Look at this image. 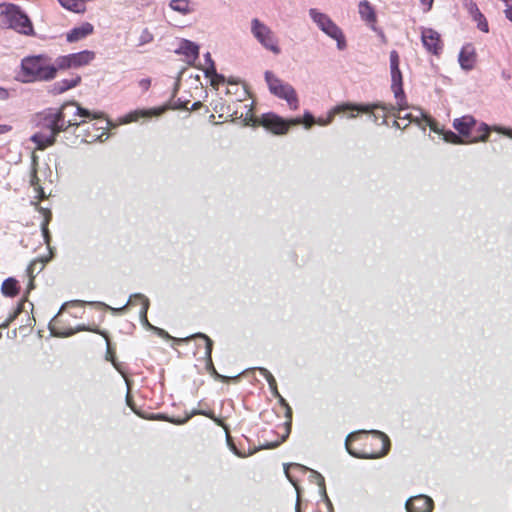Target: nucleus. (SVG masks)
Instances as JSON below:
<instances>
[{
	"label": "nucleus",
	"mask_w": 512,
	"mask_h": 512,
	"mask_svg": "<svg viewBox=\"0 0 512 512\" xmlns=\"http://www.w3.org/2000/svg\"><path fill=\"white\" fill-rule=\"evenodd\" d=\"M40 130L31 141L37 149L44 150L55 143L57 135L70 127H77L82 118H101V111H90L81 107L77 102L64 103L59 109H47L40 114Z\"/></svg>",
	"instance_id": "nucleus-1"
},
{
	"label": "nucleus",
	"mask_w": 512,
	"mask_h": 512,
	"mask_svg": "<svg viewBox=\"0 0 512 512\" xmlns=\"http://www.w3.org/2000/svg\"><path fill=\"white\" fill-rule=\"evenodd\" d=\"M390 446L389 437L377 430L352 432L345 440L347 452L353 457L363 459L381 458L389 452Z\"/></svg>",
	"instance_id": "nucleus-2"
},
{
	"label": "nucleus",
	"mask_w": 512,
	"mask_h": 512,
	"mask_svg": "<svg viewBox=\"0 0 512 512\" xmlns=\"http://www.w3.org/2000/svg\"><path fill=\"white\" fill-rule=\"evenodd\" d=\"M58 61L46 54L30 55L21 60L20 76L24 83L50 81L56 78Z\"/></svg>",
	"instance_id": "nucleus-3"
},
{
	"label": "nucleus",
	"mask_w": 512,
	"mask_h": 512,
	"mask_svg": "<svg viewBox=\"0 0 512 512\" xmlns=\"http://www.w3.org/2000/svg\"><path fill=\"white\" fill-rule=\"evenodd\" d=\"M453 127L462 136L466 144L486 141L492 130L502 131V128L489 127L486 123L478 122L470 115L456 118L453 121Z\"/></svg>",
	"instance_id": "nucleus-4"
},
{
	"label": "nucleus",
	"mask_w": 512,
	"mask_h": 512,
	"mask_svg": "<svg viewBox=\"0 0 512 512\" xmlns=\"http://www.w3.org/2000/svg\"><path fill=\"white\" fill-rule=\"evenodd\" d=\"M244 108L246 109L245 115L243 113L238 115V112L235 111V118H243L246 123L253 121L254 124L257 123L276 135L286 134L291 126L301 124V118L284 120L274 113H266L259 119H254L251 104H245Z\"/></svg>",
	"instance_id": "nucleus-5"
},
{
	"label": "nucleus",
	"mask_w": 512,
	"mask_h": 512,
	"mask_svg": "<svg viewBox=\"0 0 512 512\" xmlns=\"http://www.w3.org/2000/svg\"><path fill=\"white\" fill-rule=\"evenodd\" d=\"M109 121L102 112L101 118H82L76 127V137L81 138L84 143L102 141L103 137L108 138Z\"/></svg>",
	"instance_id": "nucleus-6"
},
{
	"label": "nucleus",
	"mask_w": 512,
	"mask_h": 512,
	"mask_svg": "<svg viewBox=\"0 0 512 512\" xmlns=\"http://www.w3.org/2000/svg\"><path fill=\"white\" fill-rule=\"evenodd\" d=\"M0 14V21L18 33L31 36L34 35V28L29 17L14 4H3Z\"/></svg>",
	"instance_id": "nucleus-7"
},
{
	"label": "nucleus",
	"mask_w": 512,
	"mask_h": 512,
	"mask_svg": "<svg viewBox=\"0 0 512 512\" xmlns=\"http://www.w3.org/2000/svg\"><path fill=\"white\" fill-rule=\"evenodd\" d=\"M391 80L392 85L391 89L394 93L396 104H368L367 106H375L373 107V111L376 109H381L383 112H385V116L387 114L389 115H395L396 111L400 112L401 110H404L407 108V101L403 90V82H402V73L400 71V68H396V70H391ZM374 117V113L372 114ZM377 118H375V121Z\"/></svg>",
	"instance_id": "nucleus-8"
},
{
	"label": "nucleus",
	"mask_w": 512,
	"mask_h": 512,
	"mask_svg": "<svg viewBox=\"0 0 512 512\" xmlns=\"http://www.w3.org/2000/svg\"><path fill=\"white\" fill-rule=\"evenodd\" d=\"M309 15L322 32L337 42L339 50L346 48V38L342 29L327 14L311 8Z\"/></svg>",
	"instance_id": "nucleus-9"
},
{
	"label": "nucleus",
	"mask_w": 512,
	"mask_h": 512,
	"mask_svg": "<svg viewBox=\"0 0 512 512\" xmlns=\"http://www.w3.org/2000/svg\"><path fill=\"white\" fill-rule=\"evenodd\" d=\"M265 79L272 94L286 100L291 109H298V97L295 89L290 84L283 82L270 71L265 73Z\"/></svg>",
	"instance_id": "nucleus-10"
},
{
	"label": "nucleus",
	"mask_w": 512,
	"mask_h": 512,
	"mask_svg": "<svg viewBox=\"0 0 512 512\" xmlns=\"http://www.w3.org/2000/svg\"><path fill=\"white\" fill-rule=\"evenodd\" d=\"M251 32L263 47L276 55L280 54L281 49L278 45L277 37L274 32L259 19L254 18L251 21Z\"/></svg>",
	"instance_id": "nucleus-11"
},
{
	"label": "nucleus",
	"mask_w": 512,
	"mask_h": 512,
	"mask_svg": "<svg viewBox=\"0 0 512 512\" xmlns=\"http://www.w3.org/2000/svg\"><path fill=\"white\" fill-rule=\"evenodd\" d=\"M95 52L83 50L77 53L59 56L57 58L59 70L80 68L88 65L95 59Z\"/></svg>",
	"instance_id": "nucleus-12"
},
{
	"label": "nucleus",
	"mask_w": 512,
	"mask_h": 512,
	"mask_svg": "<svg viewBox=\"0 0 512 512\" xmlns=\"http://www.w3.org/2000/svg\"><path fill=\"white\" fill-rule=\"evenodd\" d=\"M191 339L200 340L204 344V358H205V366L206 370L215 377V379L222 381V382H228L229 377H226L224 375H221L217 372L213 360H212V350H213V340L207 336L204 333H196L194 335H191L184 339V341H189Z\"/></svg>",
	"instance_id": "nucleus-13"
},
{
	"label": "nucleus",
	"mask_w": 512,
	"mask_h": 512,
	"mask_svg": "<svg viewBox=\"0 0 512 512\" xmlns=\"http://www.w3.org/2000/svg\"><path fill=\"white\" fill-rule=\"evenodd\" d=\"M49 330L53 336L57 337H69L79 331L97 332L96 327H86L84 325H78L74 329L71 326L67 325L66 320L64 319L63 314L61 313V310L49 322Z\"/></svg>",
	"instance_id": "nucleus-14"
},
{
	"label": "nucleus",
	"mask_w": 512,
	"mask_h": 512,
	"mask_svg": "<svg viewBox=\"0 0 512 512\" xmlns=\"http://www.w3.org/2000/svg\"><path fill=\"white\" fill-rule=\"evenodd\" d=\"M373 107L374 106H365V105H358V104H352V103H344V104H340V105H337L335 106L328 114V117L326 119H323V118H319L318 120H315V123L321 125V126H325V125H328L330 124L333 119H334V116L336 114H340V113H346V112H357V113H369V114H373ZM351 118H354L356 117L355 114H351L350 115Z\"/></svg>",
	"instance_id": "nucleus-15"
},
{
	"label": "nucleus",
	"mask_w": 512,
	"mask_h": 512,
	"mask_svg": "<svg viewBox=\"0 0 512 512\" xmlns=\"http://www.w3.org/2000/svg\"><path fill=\"white\" fill-rule=\"evenodd\" d=\"M421 41L427 52L439 56L444 47L441 35L432 28H421Z\"/></svg>",
	"instance_id": "nucleus-16"
},
{
	"label": "nucleus",
	"mask_w": 512,
	"mask_h": 512,
	"mask_svg": "<svg viewBox=\"0 0 512 512\" xmlns=\"http://www.w3.org/2000/svg\"><path fill=\"white\" fill-rule=\"evenodd\" d=\"M149 305H150L149 299L145 295L134 294V295L130 296L128 303L125 306H123L121 308L113 309V311L115 313H121V312L125 311L128 306H139L140 318L142 319V321L149 324L148 319H147V312L149 309Z\"/></svg>",
	"instance_id": "nucleus-17"
},
{
	"label": "nucleus",
	"mask_w": 512,
	"mask_h": 512,
	"mask_svg": "<svg viewBox=\"0 0 512 512\" xmlns=\"http://www.w3.org/2000/svg\"><path fill=\"white\" fill-rule=\"evenodd\" d=\"M405 506L408 512H432L434 502L426 495H418L409 498Z\"/></svg>",
	"instance_id": "nucleus-18"
},
{
	"label": "nucleus",
	"mask_w": 512,
	"mask_h": 512,
	"mask_svg": "<svg viewBox=\"0 0 512 512\" xmlns=\"http://www.w3.org/2000/svg\"><path fill=\"white\" fill-rule=\"evenodd\" d=\"M38 157L33 154L32 155V163H31V172H30V186L33 187L36 195L35 199H37L36 205L38 206V202L42 201L46 198V194L40 184V179L38 177Z\"/></svg>",
	"instance_id": "nucleus-19"
},
{
	"label": "nucleus",
	"mask_w": 512,
	"mask_h": 512,
	"mask_svg": "<svg viewBox=\"0 0 512 512\" xmlns=\"http://www.w3.org/2000/svg\"><path fill=\"white\" fill-rule=\"evenodd\" d=\"M274 396L278 399L279 404L285 409V418H286L285 434L282 436L280 441H277L271 445H268L267 446L268 448L277 447L279 444L284 442L286 440V438L288 437V435L290 434L291 424H292V408L287 403V401L283 398V396L280 394V392H278V395H274Z\"/></svg>",
	"instance_id": "nucleus-20"
},
{
	"label": "nucleus",
	"mask_w": 512,
	"mask_h": 512,
	"mask_svg": "<svg viewBox=\"0 0 512 512\" xmlns=\"http://www.w3.org/2000/svg\"><path fill=\"white\" fill-rule=\"evenodd\" d=\"M94 26L89 22H84L80 26L72 28L66 34V40L70 43L80 41L93 34Z\"/></svg>",
	"instance_id": "nucleus-21"
},
{
	"label": "nucleus",
	"mask_w": 512,
	"mask_h": 512,
	"mask_svg": "<svg viewBox=\"0 0 512 512\" xmlns=\"http://www.w3.org/2000/svg\"><path fill=\"white\" fill-rule=\"evenodd\" d=\"M476 61L475 49L471 44L463 46L459 54V63L465 70H471Z\"/></svg>",
	"instance_id": "nucleus-22"
},
{
	"label": "nucleus",
	"mask_w": 512,
	"mask_h": 512,
	"mask_svg": "<svg viewBox=\"0 0 512 512\" xmlns=\"http://www.w3.org/2000/svg\"><path fill=\"white\" fill-rule=\"evenodd\" d=\"M358 12L360 14V17L363 21H365L367 24L371 25L372 27L375 26L377 22V16L374 7L371 5V3L367 0H362L359 2L358 5Z\"/></svg>",
	"instance_id": "nucleus-23"
},
{
	"label": "nucleus",
	"mask_w": 512,
	"mask_h": 512,
	"mask_svg": "<svg viewBox=\"0 0 512 512\" xmlns=\"http://www.w3.org/2000/svg\"><path fill=\"white\" fill-rule=\"evenodd\" d=\"M228 87L226 90L227 95H234L235 101L242 103L246 100V97L248 95L247 90L244 86H241L238 82L229 80Z\"/></svg>",
	"instance_id": "nucleus-24"
},
{
	"label": "nucleus",
	"mask_w": 512,
	"mask_h": 512,
	"mask_svg": "<svg viewBox=\"0 0 512 512\" xmlns=\"http://www.w3.org/2000/svg\"><path fill=\"white\" fill-rule=\"evenodd\" d=\"M204 72L205 76L210 80V85L215 89H219L220 84H224L226 82L225 77L217 73L214 63H211L210 66L206 67Z\"/></svg>",
	"instance_id": "nucleus-25"
},
{
	"label": "nucleus",
	"mask_w": 512,
	"mask_h": 512,
	"mask_svg": "<svg viewBox=\"0 0 512 512\" xmlns=\"http://www.w3.org/2000/svg\"><path fill=\"white\" fill-rule=\"evenodd\" d=\"M80 82H81V77L78 75L75 77H72V78L63 79L54 84L53 91L57 94H61L71 88L76 87Z\"/></svg>",
	"instance_id": "nucleus-26"
},
{
	"label": "nucleus",
	"mask_w": 512,
	"mask_h": 512,
	"mask_svg": "<svg viewBox=\"0 0 512 512\" xmlns=\"http://www.w3.org/2000/svg\"><path fill=\"white\" fill-rule=\"evenodd\" d=\"M2 293L8 297H15L19 293L18 281L14 278H7L1 286Z\"/></svg>",
	"instance_id": "nucleus-27"
},
{
	"label": "nucleus",
	"mask_w": 512,
	"mask_h": 512,
	"mask_svg": "<svg viewBox=\"0 0 512 512\" xmlns=\"http://www.w3.org/2000/svg\"><path fill=\"white\" fill-rule=\"evenodd\" d=\"M60 5L65 9L75 12L84 13L86 11V4L82 0H58Z\"/></svg>",
	"instance_id": "nucleus-28"
},
{
	"label": "nucleus",
	"mask_w": 512,
	"mask_h": 512,
	"mask_svg": "<svg viewBox=\"0 0 512 512\" xmlns=\"http://www.w3.org/2000/svg\"><path fill=\"white\" fill-rule=\"evenodd\" d=\"M180 50L188 59L191 60H196L199 56V47L188 40L182 42Z\"/></svg>",
	"instance_id": "nucleus-29"
},
{
	"label": "nucleus",
	"mask_w": 512,
	"mask_h": 512,
	"mask_svg": "<svg viewBox=\"0 0 512 512\" xmlns=\"http://www.w3.org/2000/svg\"><path fill=\"white\" fill-rule=\"evenodd\" d=\"M164 109H149V110H136L126 116V122L137 121L140 117L157 116L163 112Z\"/></svg>",
	"instance_id": "nucleus-30"
},
{
	"label": "nucleus",
	"mask_w": 512,
	"mask_h": 512,
	"mask_svg": "<svg viewBox=\"0 0 512 512\" xmlns=\"http://www.w3.org/2000/svg\"><path fill=\"white\" fill-rule=\"evenodd\" d=\"M169 6L174 11H177L183 15L193 11L189 0H171Z\"/></svg>",
	"instance_id": "nucleus-31"
},
{
	"label": "nucleus",
	"mask_w": 512,
	"mask_h": 512,
	"mask_svg": "<svg viewBox=\"0 0 512 512\" xmlns=\"http://www.w3.org/2000/svg\"><path fill=\"white\" fill-rule=\"evenodd\" d=\"M260 373L264 376V378L268 382V385H269V388H270L272 394L278 395L279 390H278L277 382H276V379L274 378V376L265 368H261Z\"/></svg>",
	"instance_id": "nucleus-32"
},
{
	"label": "nucleus",
	"mask_w": 512,
	"mask_h": 512,
	"mask_svg": "<svg viewBox=\"0 0 512 512\" xmlns=\"http://www.w3.org/2000/svg\"><path fill=\"white\" fill-rule=\"evenodd\" d=\"M194 415H204V416H207L209 418H213L212 413H208V412H205V411L194 410L191 414L187 415L186 417H184L182 419H179V418L178 419H169V421L171 423H174V424H177V425H181V424L186 423Z\"/></svg>",
	"instance_id": "nucleus-33"
},
{
	"label": "nucleus",
	"mask_w": 512,
	"mask_h": 512,
	"mask_svg": "<svg viewBox=\"0 0 512 512\" xmlns=\"http://www.w3.org/2000/svg\"><path fill=\"white\" fill-rule=\"evenodd\" d=\"M443 138L446 142H449L452 144H466L460 134H456L452 131L444 132Z\"/></svg>",
	"instance_id": "nucleus-34"
},
{
	"label": "nucleus",
	"mask_w": 512,
	"mask_h": 512,
	"mask_svg": "<svg viewBox=\"0 0 512 512\" xmlns=\"http://www.w3.org/2000/svg\"><path fill=\"white\" fill-rule=\"evenodd\" d=\"M40 212L44 215V222L42 223V231L46 238H48V223L51 220L52 214L50 210L44 209L42 207L39 208Z\"/></svg>",
	"instance_id": "nucleus-35"
},
{
	"label": "nucleus",
	"mask_w": 512,
	"mask_h": 512,
	"mask_svg": "<svg viewBox=\"0 0 512 512\" xmlns=\"http://www.w3.org/2000/svg\"><path fill=\"white\" fill-rule=\"evenodd\" d=\"M96 333L105 337V339L107 341V359L110 360L113 363V365L117 368V365L115 363V351L110 346V342H109L107 334L105 332L99 331L98 329H97Z\"/></svg>",
	"instance_id": "nucleus-36"
},
{
	"label": "nucleus",
	"mask_w": 512,
	"mask_h": 512,
	"mask_svg": "<svg viewBox=\"0 0 512 512\" xmlns=\"http://www.w3.org/2000/svg\"><path fill=\"white\" fill-rule=\"evenodd\" d=\"M23 308V304L20 303L14 312L2 323L0 324V328H7L11 322L15 320V318L21 313Z\"/></svg>",
	"instance_id": "nucleus-37"
},
{
	"label": "nucleus",
	"mask_w": 512,
	"mask_h": 512,
	"mask_svg": "<svg viewBox=\"0 0 512 512\" xmlns=\"http://www.w3.org/2000/svg\"><path fill=\"white\" fill-rule=\"evenodd\" d=\"M399 55L396 50H393L390 52V69L396 70V68H399Z\"/></svg>",
	"instance_id": "nucleus-38"
},
{
	"label": "nucleus",
	"mask_w": 512,
	"mask_h": 512,
	"mask_svg": "<svg viewBox=\"0 0 512 512\" xmlns=\"http://www.w3.org/2000/svg\"><path fill=\"white\" fill-rule=\"evenodd\" d=\"M466 1H467L466 6L468 7L469 12L471 14H473L474 16L477 15L478 18H483V14L478 9L476 3L473 2L472 0H466Z\"/></svg>",
	"instance_id": "nucleus-39"
},
{
	"label": "nucleus",
	"mask_w": 512,
	"mask_h": 512,
	"mask_svg": "<svg viewBox=\"0 0 512 512\" xmlns=\"http://www.w3.org/2000/svg\"><path fill=\"white\" fill-rule=\"evenodd\" d=\"M42 264H43V263H42V261H40V260H37V259H36V260H33V261L28 265V267H27V274H28V276L30 277V281H31V282L33 281V278H34L33 273H34V271L36 270V267H37L38 265H41V267H40V269H41V268H42Z\"/></svg>",
	"instance_id": "nucleus-40"
},
{
	"label": "nucleus",
	"mask_w": 512,
	"mask_h": 512,
	"mask_svg": "<svg viewBox=\"0 0 512 512\" xmlns=\"http://www.w3.org/2000/svg\"><path fill=\"white\" fill-rule=\"evenodd\" d=\"M474 19L478 22V28L481 31H483L485 33H487L489 31L488 22L484 15H483V18H478L477 15H475Z\"/></svg>",
	"instance_id": "nucleus-41"
},
{
	"label": "nucleus",
	"mask_w": 512,
	"mask_h": 512,
	"mask_svg": "<svg viewBox=\"0 0 512 512\" xmlns=\"http://www.w3.org/2000/svg\"><path fill=\"white\" fill-rule=\"evenodd\" d=\"M301 123H303L306 128H310L315 124V119L310 113H305L303 119H301Z\"/></svg>",
	"instance_id": "nucleus-42"
},
{
	"label": "nucleus",
	"mask_w": 512,
	"mask_h": 512,
	"mask_svg": "<svg viewBox=\"0 0 512 512\" xmlns=\"http://www.w3.org/2000/svg\"><path fill=\"white\" fill-rule=\"evenodd\" d=\"M408 109L405 108L404 110H401L400 112L396 111L395 115H393L394 117L398 118V119H408V120H411L412 119V115L409 114V113H404L402 114L404 111H406ZM387 116H390L389 114H387L385 116V113L383 114V118L385 119Z\"/></svg>",
	"instance_id": "nucleus-43"
},
{
	"label": "nucleus",
	"mask_w": 512,
	"mask_h": 512,
	"mask_svg": "<svg viewBox=\"0 0 512 512\" xmlns=\"http://www.w3.org/2000/svg\"><path fill=\"white\" fill-rule=\"evenodd\" d=\"M506 9H505V16L507 19L512 21V1L511 0H504Z\"/></svg>",
	"instance_id": "nucleus-44"
},
{
	"label": "nucleus",
	"mask_w": 512,
	"mask_h": 512,
	"mask_svg": "<svg viewBox=\"0 0 512 512\" xmlns=\"http://www.w3.org/2000/svg\"><path fill=\"white\" fill-rule=\"evenodd\" d=\"M422 6L424 7V12H428L432 9L434 0H419Z\"/></svg>",
	"instance_id": "nucleus-45"
},
{
	"label": "nucleus",
	"mask_w": 512,
	"mask_h": 512,
	"mask_svg": "<svg viewBox=\"0 0 512 512\" xmlns=\"http://www.w3.org/2000/svg\"><path fill=\"white\" fill-rule=\"evenodd\" d=\"M151 85V80L148 78L141 79L139 81V86L144 90L147 91Z\"/></svg>",
	"instance_id": "nucleus-46"
},
{
	"label": "nucleus",
	"mask_w": 512,
	"mask_h": 512,
	"mask_svg": "<svg viewBox=\"0 0 512 512\" xmlns=\"http://www.w3.org/2000/svg\"><path fill=\"white\" fill-rule=\"evenodd\" d=\"M317 480H318V485L320 486V488L323 490V493L325 495V498H327V495H326V492H325V483H324V478L322 477V475L320 474H317ZM328 501V499H326Z\"/></svg>",
	"instance_id": "nucleus-47"
},
{
	"label": "nucleus",
	"mask_w": 512,
	"mask_h": 512,
	"mask_svg": "<svg viewBox=\"0 0 512 512\" xmlns=\"http://www.w3.org/2000/svg\"><path fill=\"white\" fill-rule=\"evenodd\" d=\"M11 130H12V126L11 125L0 124V135L1 134H6V133L10 132Z\"/></svg>",
	"instance_id": "nucleus-48"
},
{
	"label": "nucleus",
	"mask_w": 512,
	"mask_h": 512,
	"mask_svg": "<svg viewBox=\"0 0 512 512\" xmlns=\"http://www.w3.org/2000/svg\"><path fill=\"white\" fill-rule=\"evenodd\" d=\"M9 98V92L7 89L0 87V100H6Z\"/></svg>",
	"instance_id": "nucleus-49"
},
{
	"label": "nucleus",
	"mask_w": 512,
	"mask_h": 512,
	"mask_svg": "<svg viewBox=\"0 0 512 512\" xmlns=\"http://www.w3.org/2000/svg\"><path fill=\"white\" fill-rule=\"evenodd\" d=\"M205 61H206L207 67H208V66H210V65H211V63H214V61H213V60H212V58H211L210 53H207V54L205 55Z\"/></svg>",
	"instance_id": "nucleus-50"
},
{
	"label": "nucleus",
	"mask_w": 512,
	"mask_h": 512,
	"mask_svg": "<svg viewBox=\"0 0 512 512\" xmlns=\"http://www.w3.org/2000/svg\"><path fill=\"white\" fill-rule=\"evenodd\" d=\"M296 512H304L301 508V503H300V497L298 496L297 497V503H296Z\"/></svg>",
	"instance_id": "nucleus-51"
},
{
	"label": "nucleus",
	"mask_w": 512,
	"mask_h": 512,
	"mask_svg": "<svg viewBox=\"0 0 512 512\" xmlns=\"http://www.w3.org/2000/svg\"><path fill=\"white\" fill-rule=\"evenodd\" d=\"M202 106V103L200 101L193 103L191 110L195 111L199 109Z\"/></svg>",
	"instance_id": "nucleus-52"
},
{
	"label": "nucleus",
	"mask_w": 512,
	"mask_h": 512,
	"mask_svg": "<svg viewBox=\"0 0 512 512\" xmlns=\"http://www.w3.org/2000/svg\"><path fill=\"white\" fill-rule=\"evenodd\" d=\"M500 132L503 133V134H506V135H508L510 137H512V131L511 130H505V129L502 128V131H500Z\"/></svg>",
	"instance_id": "nucleus-53"
},
{
	"label": "nucleus",
	"mask_w": 512,
	"mask_h": 512,
	"mask_svg": "<svg viewBox=\"0 0 512 512\" xmlns=\"http://www.w3.org/2000/svg\"><path fill=\"white\" fill-rule=\"evenodd\" d=\"M294 468H299V469H303L304 467H301L299 464H294Z\"/></svg>",
	"instance_id": "nucleus-54"
}]
</instances>
